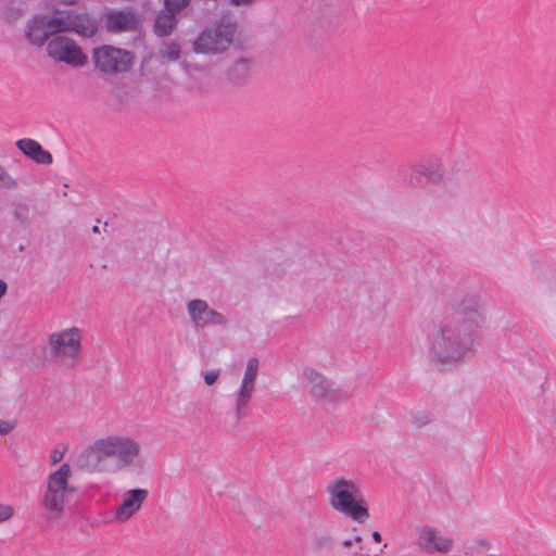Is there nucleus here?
<instances>
[{"label":"nucleus","instance_id":"f257e3e1","mask_svg":"<svg viewBox=\"0 0 556 556\" xmlns=\"http://www.w3.org/2000/svg\"><path fill=\"white\" fill-rule=\"evenodd\" d=\"M484 325L479 298L464 296L453 314L438 321L428 337L426 354L430 365L443 370L468 363L476 353Z\"/></svg>","mask_w":556,"mask_h":556},{"label":"nucleus","instance_id":"f03ea898","mask_svg":"<svg viewBox=\"0 0 556 556\" xmlns=\"http://www.w3.org/2000/svg\"><path fill=\"white\" fill-rule=\"evenodd\" d=\"M142 444L129 434H108L93 440L77 456V467L87 472H99L108 460H113L115 468L125 470L140 465Z\"/></svg>","mask_w":556,"mask_h":556},{"label":"nucleus","instance_id":"7ed1b4c3","mask_svg":"<svg viewBox=\"0 0 556 556\" xmlns=\"http://www.w3.org/2000/svg\"><path fill=\"white\" fill-rule=\"evenodd\" d=\"M328 504L337 513L363 525L370 518L363 490L356 480L337 477L327 483Z\"/></svg>","mask_w":556,"mask_h":556},{"label":"nucleus","instance_id":"20e7f679","mask_svg":"<svg viewBox=\"0 0 556 556\" xmlns=\"http://www.w3.org/2000/svg\"><path fill=\"white\" fill-rule=\"evenodd\" d=\"M72 477L73 468L68 463H63L48 475L40 505L49 519L61 518L68 497L77 493L78 488L71 482Z\"/></svg>","mask_w":556,"mask_h":556},{"label":"nucleus","instance_id":"39448f33","mask_svg":"<svg viewBox=\"0 0 556 556\" xmlns=\"http://www.w3.org/2000/svg\"><path fill=\"white\" fill-rule=\"evenodd\" d=\"M237 30L236 17L225 14L199 34L192 45L193 51L205 55L225 53L232 46Z\"/></svg>","mask_w":556,"mask_h":556},{"label":"nucleus","instance_id":"423d86ee","mask_svg":"<svg viewBox=\"0 0 556 556\" xmlns=\"http://www.w3.org/2000/svg\"><path fill=\"white\" fill-rule=\"evenodd\" d=\"M464 154H453L447 164L439 155H428L412 165V178L429 185H445L465 169Z\"/></svg>","mask_w":556,"mask_h":556},{"label":"nucleus","instance_id":"0eeeda50","mask_svg":"<svg viewBox=\"0 0 556 556\" xmlns=\"http://www.w3.org/2000/svg\"><path fill=\"white\" fill-rule=\"evenodd\" d=\"M83 330L70 327L49 336L48 348L51 357L59 364L73 367L80 358Z\"/></svg>","mask_w":556,"mask_h":556},{"label":"nucleus","instance_id":"6e6552de","mask_svg":"<svg viewBox=\"0 0 556 556\" xmlns=\"http://www.w3.org/2000/svg\"><path fill=\"white\" fill-rule=\"evenodd\" d=\"M136 56L131 51L103 45L92 50V61L94 68L108 75H118L128 72Z\"/></svg>","mask_w":556,"mask_h":556},{"label":"nucleus","instance_id":"1a4fd4ad","mask_svg":"<svg viewBox=\"0 0 556 556\" xmlns=\"http://www.w3.org/2000/svg\"><path fill=\"white\" fill-rule=\"evenodd\" d=\"M301 381L316 401L336 403L348 399V394L336 382L311 366L302 369Z\"/></svg>","mask_w":556,"mask_h":556},{"label":"nucleus","instance_id":"9d476101","mask_svg":"<svg viewBox=\"0 0 556 556\" xmlns=\"http://www.w3.org/2000/svg\"><path fill=\"white\" fill-rule=\"evenodd\" d=\"M416 546L424 554L448 555L455 547V540L432 523H421L416 528Z\"/></svg>","mask_w":556,"mask_h":556},{"label":"nucleus","instance_id":"9b49d317","mask_svg":"<svg viewBox=\"0 0 556 556\" xmlns=\"http://www.w3.org/2000/svg\"><path fill=\"white\" fill-rule=\"evenodd\" d=\"M185 308L188 320L195 329L225 327L228 325L227 316L212 307L204 299H190L186 301Z\"/></svg>","mask_w":556,"mask_h":556},{"label":"nucleus","instance_id":"f8f14e48","mask_svg":"<svg viewBox=\"0 0 556 556\" xmlns=\"http://www.w3.org/2000/svg\"><path fill=\"white\" fill-rule=\"evenodd\" d=\"M46 51L55 62H62L73 67H81L87 63V55L80 46L64 35L52 37L46 46Z\"/></svg>","mask_w":556,"mask_h":556},{"label":"nucleus","instance_id":"ddd939ff","mask_svg":"<svg viewBox=\"0 0 556 556\" xmlns=\"http://www.w3.org/2000/svg\"><path fill=\"white\" fill-rule=\"evenodd\" d=\"M258 371L260 361L256 357H250L247 361L240 386L233 393V407L239 417L247 413L249 403L256 389Z\"/></svg>","mask_w":556,"mask_h":556},{"label":"nucleus","instance_id":"4468645a","mask_svg":"<svg viewBox=\"0 0 556 556\" xmlns=\"http://www.w3.org/2000/svg\"><path fill=\"white\" fill-rule=\"evenodd\" d=\"M149 492L146 489L128 490L115 511V519L125 522L138 513L148 498Z\"/></svg>","mask_w":556,"mask_h":556},{"label":"nucleus","instance_id":"2eb2a0df","mask_svg":"<svg viewBox=\"0 0 556 556\" xmlns=\"http://www.w3.org/2000/svg\"><path fill=\"white\" fill-rule=\"evenodd\" d=\"M25 37L27 41L36 47H42L53 37L45 14L33 16L25 26Z\"/></svg>","mask_w":556,"mask_h":556},{"label":"nucleus","instance_id":"dca6fc26","mask_svg":"<svg viewBox=\"0 0 556 556\" xmlns=\"http://www.w3.org/2000/svg\"><path fill=\"white\" fill-rule=\"evenodd\" d=\"M98 31V22L90 13L72 9L70 33L89 38Z\"/></svg>","mask_w":556,"mask_h":556},{"label":"nucleus","instance_id":"f3484780","mask_svg":"<svg viewBox=\"0 0 556 556\" xmlns=\"http://www.w3.org/2000/svg\"><path fill=\"white\" fill-rule=\"evenodd\" d=\"M138 18L130 11H112L106 15V27L110 31L122 33L136 29Z\"/></svg>","mask_w":556,"mask_h":556},{"label":"nucleus","instance_id":"a211bd4d","mask_svg":"<svg viewBox=\"0 0 556 556\" xmlns=\"http://www.w3.org/2000/svg\"><path fill=\"white\" fill-rule=\"evenodd\" d=\"M17 148L28 157L39 164H50L52 155L33 139H21L16 142Z\"/></svg>","mask_w":556,"mask_h":556},{"label":"nucleus","instance_id":"6ab92c4d","mask_svg":"<svg viewBox=\"0 0 556 556\" xmlns=\"http://www.w3.org/2000/svg\"><path fill=\"white\" fill-rule=\"evenodd\" d=\"M45 17L53 37L64 33H70L72 9L56 10L52 13L45 14Z\"/></svg>","mask_w":556,"mask_h":556},{"label":"nucleus","instance_id":"aec40b11","mask_svg":"<svg viewBox=\"0 0 556 556\" xmlns=\"http://www.w3.org/2000/svg\"><path fill=\"white\" fill-rule=\"evenodd\" d=\"M464 549L467 556H489L493 552V544L489 539L475 538L465 543Z\"/></svg>","mask_w":556,"mask_h":556},{"label":"nucleus","instance_id":"412c9836","mask_svg":"<svg viewBox=\"0 0 556 556\" xmlns=\"http://www.w3.org/2000/svg\"><path fill=\"white\" fill-rule=\"evenodd\" d=\"M174 24H175L174 13H170L167 11V13L159 14L156 16L155 24H154L155 33L159 36H166L172 31Z\"/></svg>","mask_w":556,"mask_h":556},{"label":"nucleus","instance_id":"4be33fe9","mask_svg":"<svg viewBox=\"0 0 556 556\" xmlns=\"http://www.w3.org/2000/svg\"><path fill=\"white\" fill-rule=\"evenodd\" d=\"M18 187L17 178L0 164V191H15Z\"/></svg>","mask_w":556,"mask_h":556},{"label":"nucleus","instance_id":"5701e85b","mask_svg":"<svg viewBox=\"0 0 556 556\" xmlns=\"http://www.w3.org/2000/svg\"><path fill=\"white\" fill-rule=\"evenodd\" d=\"M13 217L16 222H18L21 225H29L31 213L30 207L25 202H16L13 204V211H12Z\"/></svg>","mask_w":556,"mask_h":556},{"label":"nucleus","instance_id":"b1692460","mask_svg":"<svg viewBox=\"0 0 556 556\" xmlns=\"http://www.w3.org/2000/svg\"><path fill=\"white\" fill-rule=\"evenodd\" d=\"M159 55L164 62H175L180 58V47L176 42H166Z\"/></svg>","mask_w":556,"mask_h":556},{"label":"nucleus","instance_id":"393cba45","mask_svg":"<svg viewBox=\"0 0 556 556\" xmlns=\"http://www.w3.org/2000/svg\"><path fill=\"white\" fill-rule=\"evenodd\" d=\"M15 509L11 504L0 503V525L13 518Z\"/></svg>","mask_w":556,"mask_h":556},{"label":"nucleus","instance_id":"a878e982","mask_svg":"<svg viewBox=\"0 0 556 556\" xmlns=\"http://www.w3.org/2000/svg\"><path fill=\"white\" fill-rule=\"evenodd\" d=\"M17 426L15 418L0 419V435L4 437L11 433Z\"/></svg>","mask_w":556,"mask_h":556},{"label":"nucleus","instance_id":"bb28decb","mask_svg":"<svg viewBox=\"0 0 556 556\" xmlns=\"http://www.w3.org/2000/svg\"><path fill=\"white\" fill-rule=\"evenodd\" d=\"M66 452H67L66 445H63V444L56 445L50 454L51 464L55 465V464L62 462Z\"/></svg>","mask_w":556,"mask_h":556},{"label":"nucleus","instance_id":"cd10ccee","mask_svg":"<svg viewBox=\"0 0 556 556\" xmlns=\"http://www.w3.org/2000/svg\"><path fill=\"white\" fill-rule=\"evenodd\" d=\"M190 0H165L166 10L175 13L188 5Z\"/></svg>","mask_w":556,"mask_h":556},{"label":"nucleus","instance_id":"c85d7f7f","mask_svg":"<svg viewBox=\"0 0 556 556\" xmlns=\"http://www.w3.org/2000/svg\"><path fill=\"white\" fill-rule=\"evenodd\" d=\"M248 62L244 60H240L233 64L230 75L232 78L237 79L239 78V74H245L248 72Z\"/></svg>","mask_w":556,"mask_h":556},{"label":"nucleus","instance_id":"c756f323","mask_svg":"<svg viewBox=\"0 0 556 556\" xmlns=\"http://www.w3.org/2000/svg\"><path fill=\"white\" fill-rule=\"evenodd\" d=\"M220 375V369L210 370L203 374L204 382L206 386H213Z\"/></svg>","mask_w":556,"mask_h":556},{"label":"nucleus","instance_id":"7c9ffc66","mask_svg":"<svg viewBox=\"0 0 556 556\" xmlns=\"http://www.w3.org/2000/svg\"><path fill=\"white\" fill-rule=\"evenodd\" d=\"M363 542V539L361 535H355L353 538L344 539L341 542V547L345 551L350 549L353 545H361Z\"/></svg>","mask_w":556,"mask_h":556},{"label":"nucleus","instance_id":"2f4dec72","mask_svg":"<svg viewBox=\"0 0 556 556\" xmlns=\"http://www.w3.org/2000/svg\"><path fill=\"white\" fill-rule=\"evenodd\" d=\"M254 0H230V3L236 5V7H241V5H249Z\"/></svg>","mask_w":556,"mask_h":556},{"label":"nucleus","instance_id":"473e14b6","mask_svg":"<svg viewBox=\"0 0 556 556\" xmlns=\"http://www.w3.org/2000/svg\"><path fill=\"white\" fill-rule=\"evenodd\" d=\"M371 538H372L374 542H376V543H380L382 540V536H381L380 532H378V531H374L371 533Z\"/></svg>","mask_w":556,"mask_h":556},{"label":"nucleus","instance_id":"72a5a7b5","mask_svg":"<svg viewBox=\"0 0 556 556\" xmlns=\"http://www.w3.org/2000/svg\"><path fill=\"white\" fill-rule=\"evenodd\" d=\"M355 556H379V555L378 554L370 555L369 553H355Z\"/></svg>","mask_w":556,"mask_h":556}]
</instances>
